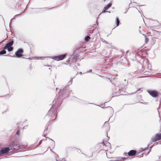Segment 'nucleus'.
I'll list each match as a JSON object with an SVG mask.
<instances>
[{"label": "nucleus", "mask_w": 161, "mask_h": 161, "mask_svg": "<svg viewBox=\"0 0 161 161\" xmlns=\"http://www.w3.org/2000/svg\"><path fill=\"white\" fill-rule=\"evenodd\" d=\"M126 158H123L122 157L121 158V160H125Z\"/></svg>", "instance_id": "nucleus-15"}, {"label": "nucleus", "mask_w": 161, "mask_h": 161, "mask_svg": "<svg viewBox=\"0 0 161 161\" xmlns=\"http://www.w3.org/2000/svg\"><path fill=\"white\" fill-rule=\"evenodd\" d=\"M149 39L147 38H146L145 39V42L147 43L149 41Z\"/></svg>", "instance_id": "nucleus-14"}, {"label": "nucleus", "mask_w": 161, "mask_h": 161, "mask_svg": "<svg viewBox=\"0 0 161 161\" xmlns=\"http://www.w3.org/2000/svg\"><path fill=\"white\" fill-rule=\"evenodd\" d=\"M109 109H110V110H112V108H111V107H110L109 108Z\"/></svg>", "instance_id": "nucleus-18"}, {"label": "nucleus", "mask_w": 161, "mask_h": 161, "mask_svg": "<svg viewBox=\"0 0 161 161\" xmlns=\"http://www.w3.org/2000/svg\"><path fill=\"white\" fill-rule=\"evenodd\" d=\"M128 153H123V155L124 156L129 157V155H128Z\"/></svg>", "instance_id": "nucleus-13"}, {"label": "nucleus", "mask_w": 161, "mask_h": 161, "mask_svg": "<svg viewBox=\"0 0 161 161\" xmlns=\"http://www.w3.org/2000/svg\"><path fill=\"white\" fill-rule=\"evenodd\" d=\"M5 49H4V48H3V49L0 51V55H2L3 54H5L6 53V51L5 50Z\"/></svg>", "instance_id": "nucleus-11"}, {"label": "nucleus", "mask_w": 161, "mask_h": 161, "mask_svg": "<svg viewBox=\"0 0 161 161\" xmlns=\"http://www.w3.org/2000/svg\"><path fill=\"white\" fill-rule=\"evenodd\" d=\"M13 41H12L10 42L7 43L4 47V49H8V51L9 52L13 51V47H12V46L13 45Z\"/></svg>", "instance_id": "nucleus-1"}, {"label": "nucleus", "mask_w": 161, "mask_h": 161, "mask_svg": "<svg viewBox=\"0 0 161 161\" xmlns=\"http://www.w3.org/2000/svg\"><path fill=\"white\" fill-rule=\"evenodd\" d=\"M78 56L77 55H75L72 58H70V61L72 63L76 62L78 60Z\"/></svg>", "instance_id": "nucleus-9"}, {"label": "nucleus", "mask_w": 161, "mask_h": 161, "mask_svg": "<svg viewBox=\"0 0 161 161\" xmlns=\"http://www.w3.org/2000/svg\"><path fill=\"white\" fill-rule=\"evenodd\" d=\"M115 22L116 24V27H117L119 25L120 22L118 18H116Z\"/></svg>", "instance_id": "nucleus-10"}, {"label": "nucleus", "mask_w": 161, "mask_h": 161, "mask_svg": "<svg viewBox=\"0 0 161 161\" xmlns=\"http://www.w3.org/2000/svg\"><path fill=\"white\" fill-rule=\"evenodd\" d=\"M160 140H161V133L156 134L155 136L151 139V140L153 142H155Z\"/></svg>", "instance_id": "nucleus-2"}, {"label": "nucleus", "mask_w": 161, "mask_h": 161, "mask_svg": "<svg viewBox=\"0 0 161 161\" xmlns=\"http://www.w3.org/2000/svg\"><path fill=\"white\" fill-rule=\"evenodd\" d=\"M155 38H154V37H153V39H155Z\"/></svg>", "instance_id": "nucleus-19"}, {"label": "nucleus", "mask_w": 161, "mask_h": 161, "mask_svg": "<svg viewBox=\"0 0 161 161\" xmlns=\"http://www.w3.org/2000/svg\"><path fill=\"white\" fill-rule=\"evenodd\" d=\"M148 93L152 96L154 97H157L158 96V92L155 91H149Z\"/></svg>", "instance_id": "nucleus-7"}, {"label": "nucleus", "mask_w": 161, "mask_h": 161, "mask_svg": "<svg viewBox=\"0 0 161 161\" xmlns=\"http://www.w3.org/2000/svg\"><path fill=\"white\" fill-rule=\"evenodd\" d=\"M20 134V131L19 130H18L16 132V134L17 135H19Z\"/></svg>", "instance_id": "nucleus-16"}, {"label": "nucleus", "mask_w": 161, "mask_h": 161, "mask_svg": "<svg viewBox=\"0 0 161 161\" xmlns=\"http://www.w3.org/2000/svg\"><path fill=\"white\" fill-rule=\"evenodd\" d=\"M10 150L9 147H4L2 148L0 151V156L3 155V154L7 153Z\"/></svg>", "instance_id": "nucleus-5"}, {"label": "nucleus", "mask_w": 161, "mask_h": 161, "mask_svg": "<svg viewBox=\"0 0 161 161\" xmlns=\"http://www.w3.org/2000/svg\"><path fill=\"white\" fill-rule=\"evenodd\" d=\"M66 55L67 54H64L63 55L56 56L54 57V59L55 60L57 61L62 60L65 58Z\"/></svg>", "instance_id": "nucleus-4"}, {"label": "nucleus", "mask_w": 161, "mask_h": 161, "mask_svg": "<svg viewBox=\"0 0 161 161\" xmlns=\"http://www.w3.org/2000/svg\"><path fill=\"white\" fill-rule=\"evenodd\" d=\"M24 51L22 49H19L15 53V55L18 58H20L23 56V53Z\"/></svg>", "instance_id": "nucleus-3"}, {"label": "nucleus", "mask_w": 161, "mask_h": 161, "mask_svg": "<svg viewBox=\"0 0 161 161\" xmlns=\"http://www.w3.org/2000/svg\"><path fill=\"white\" fill-rule=\"evenodd\" d=\"M137 152L135 150H132L128 153V155L129 156H134L136 154Z\"/></svg>", "instance_id": "nucleus-8"}, {"label": "nucleus", "mask_w": 161, "mask_h": 161, "mask_svg": "<svg viewBox=\"0 0 161 161\" xmlns=\"http://www.w3.org/2000/svg\"><path fill=\"white\" fill-rule=\"evenodd\" d=\"M90 39V37L89 36H86L85 38V40L86 41H88Z\"/></svg>", "instance_id": "nucleus-12"}, {"label": "nucleus", "mask_w": 161, "mask_h": 161, "mask_svg": "<svg viewBox=\"0 0 161 161\" xmlns=\"http://www.w3.org/2000/svg\"><path fill=\"white\" fill-rule=\"evenodd\" d=\"M14 149H18V148L17 149L16 148H15L14 147Z\"/></svg>", "instance_id": "nucleus-17"}, {"label": "nucleus", "mask_w": 161, "mask_h": 161, "mask_svg": "<svg viewBox=\"0 0 161 161\" xmlns=\"http://www.w3.org/2000/svg\"><path fill=\"white\" fill-rule=\"evenodd\" d=\"M112 2H110L104 8L102 13H104L107 12V10L112 6Z\"/></svg>", "instance_id": "nucleus-6"}]
</instances>
